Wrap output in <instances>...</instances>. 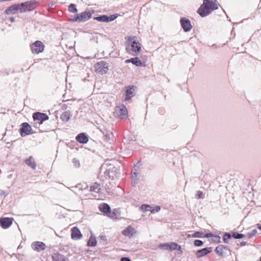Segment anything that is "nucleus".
<instances>
[{
    "label": "nucleus",
    "instance_id": "obj_21",
    "mask_svg": "<svg viewBox=\"0 0 261 261\" xmlns=\"http://www.w3.org/2000/svg\"><path fill=\"white\" fill-rule=\"evenodd\" d=\"M52 261H66V257L58 252L53 253L51 255Z\"/></svg>",
    "mask_w": 261,
    "mask_h": 261
},
{
    "label": "nucleus",
    "instance_id": "obj_32",
    "mask_svg": "<svg viewBox=\"0 0 261 261\" xmlns=\"http://www.w3.org/2000/svg\"><path fill=\"white\" fill-rule=\"evenodd\" d=\"M232 237L230 233L228 232H225L223 236V241L226 243H228V240L230 239Z\"/></svg>",
    "mask_w": 261,
    "mask_h": 261
},
{
    "label": "nucleus",
    "instance_id": "obj_13",
    "mask_svg": "<svg viewBox=\"0 0 261 261\" xmlns=\"http://www.w3.org/2000/svg\"><path fill=\"white\" fill-rule=\"evenodd\" d=\"M126 96L124 99L126 101L135 96V90L137 87L135 86H128L125 87Z\"/></svg>",
    "mask_w": 261,
    "mask_h": 261
},
{
    "label": "nucleus",
    "instance_id": "obj_1",
    "mask_svg": "<svg viewBox=\"0 0 261 261\" xmlns=\"http://www.w3.org/2000/svg\"><path fill=\"white\" fill-rule=\"evenodd\" d=\"M219 5V4L216 0H203V4L197 10V13L201 17H205L213 11L218 9Z\"/></svg>",
    "mask_w": 261,
    "mask_h": 261
},
{
    "label": "nucleus",
    "instance_id": "obj_35",
    "mask_svg": "<svg viewBox=\"0 0 261 261\" xmlns=\"http://www.w3.org/2000/svg\"><path fill=\"white\" fill-rule=\"evenodd\" d=\"M232 237L236 239H242L244 237V234L239 232H234L232 233Z\"/></svg>",
    "mask_w": 261,
    "mask_h": 261
},
{
    "label": "nucleus",
    "instance_id": "obj_3",
    "mask_svg": "<svg viewBox=\"0 0 261 261\" xmlns=\"http://www.w3.org/2000/svg\"><path fill=\"white\" fill-rule=\"evenodd\" d=\"M19 5L20 7V13L32 11L37 7V2L36 1L26 2L22 3Z\"/></svg>",
    "mask_w": 261,
    "mask_h": 261
},
{
    "label": "nucleus",
    "instance_id": "obj_10",
    "mask_svg": "<svg viewBox=\"0 0 261 261\" xmlns=\"http://www.w3.org/2000/svg\"><path fill=\"white\" fill-rule=\"evenodd\" d=\"M117 17V15L116 14H113L110 16L103 15L95 17L94 19L100 22H110L115 20Z\"/></svg>",
    "mask_w": 261,
    "mask_h": 261
},
{
    "label": "nucleus",
    "instance_id": "obj_34",
    "mask_svg": "<svg viewBox=\"0 0 261 261\" xmlns=\"http://www.w3.org/2000/svg\"><path fill=\"white\" fill-rule=\"evenodd\" d=\"M204 233L202 231H196L192 234V237L193 238H203Z\"/></svg>",
    "mask_w": 261,
    "mask_h": 261
},
{
    "label": "nucleus",
    "instance_id": "obj_6",
    "mask_svg": "<svg viewBox=\"0 0 261 261\" xmlns=\"http://www.w3.org/2000/svg\"><path fill=\"white\" fill-rule=\"evenodd\" d=\"M19 133L21 137H24L33 133L31 125L27 122H24L21 124L19 129Z\"/></svg>",
    "mask_w": 261,
    "mask_h": 261
},
{
    "label": "nucleus",
    "instance_id": "obj_48",
    "mask_svg": "<svg viewBox=\"0 0 261 261\" xmlns=\"http://www.w3.org/2000/svg\"><path fill=\"white\" fill-rule=\"evenodd\" d=\"M256 227H257L258 229H259L261 230V224H257L256 225Z\"/></svg>",
    "mask_w": 261,
    "mask_h": 261
},
{
    "label": "nucleus",
    "instance_id": "obj_11",
    "mask_svg": "<svg viewBox=\"0 0 261 261\" xmlns=\"http://www.w3.org/2000/svg\"><path fill=\"white\" fill-rule=\"evenodd\" d=\"M13 220L12 218H0V226L4 229H7L12 225Z\"/></svg>",
    "mask_w": 261,
    "mask_h": 261
},
{
    "label": "nucleus",
    "instance_id": "obj_37",
    "mask_svg": "<svg viewBox=\"0 0 261 261\" xmlns=\"http://www.w3.org/2000/svg\"><path fill=\"white\" fill-rule=\"evenodd\" d=\"M152 207L150 206L149 205L147 204H143L141 206V208L142 210L143 211H150Z\"/></svg>",
    "mask_w": 261,
    "mask_h": 261
},
{
    "label": "nucleus",
    "instance_id": "obj_30",
    "mask_svg": "<svg viewBox=\"0 0 261 261\" xmlns=\"http://www.w3.org/2000/svg\"><path fill=\"white\" fill-rule=\"evenodd\" d=\"M97 241L95 237H91L87 242V245L90 247H94L96 245Z\"/></svg>",
    "mask_w": 261,
    "mask_h": 261
},
{
    "label": "nucleus",
    "instance_id": "obj_19",
    "mask_svg": "<svg viewBox=\"0 0 261 261\" xmlns=\"http://www.w3.org/2000/svg\"><path fill=\"white\" fill-rule=\"evenodd\" d=\"M136 233V231L134 228L132 227L131 226H128L126 229L123 230L122 232V233L126 237H128L130 238L134 236V234Z\"/></svg>",
    "mask_w": 261,
    "mask_h": 261
},
{
    "label": "nucleus",
    "instance_id": "obj_47",
    "mask_svg": "<svg viewBox=\"0 0 261 261\" xmlns=\"http://www.w3.org/2000/svg\"><path fill=\"white\" fill-rule=\"evenodd\" d=\"M131 61H132V58H131V59H130L126 60L125 61V63H131Z\"/></svg>",
    "mask_w": 261,
    "mask_h": 261
},
{
    "label": "nucleus",
    "instance_id": "obj_26",
    "mask_svg": "<svg viewBox=\"0 0 261 261\" xmlns=\"http://www.w3.org/2000/svg\"><path fill=\"white\" fill-rule=\"evenodd\" d=\"M71 116V112L69 111H65L61 114L60 118L63 121L67 122Z\"/></svg>",
    "mask_w": 261,
    "mask_h": 261
},
{
    "label": "nucleus",
    "instance_id": "obj_39",
    "mask_svg": "<svg viewBox=\"0 0 261 261\" xmlns=\"http://www.w3.org/2000/svg\"><path fill=\"white\" fill-rule=\"evenodd\" d=\"M194 244L195 246L200 247L203 245V242L199 240H196Z\"/></svg>",
    "mask_w": 261,
    "mask_h": 261
},
{
    "label": "nucleus",
    "instance_id": "obj_44",
    "mask_svg": "<svg viewBox=\"0 0 261 261\" xmlns=\"http://www.w3.org/2000/svg\"><path fill=\"white\" fill-rule=\"evenodd\" d=\"M62 110H66L67 108V106L66 105L64 104L61 107Z\"/></svg>",
    "mask_w": 261,
    "mask_h": 261
},
{
    "label": "nucleus",
    "instance_id": "obj_14",
    "mask_svg": "<svg viewBox=\"0 0 261 261\" xmlns=\"http://www.w3.org/2000/svg\"><path fill=\"white\" fill-rule=\"evenodd\" d=\"M32 248L35 251L40 252L43 251L46 248L45 244L42 242L36 241L32 244Z\"/></svg>",
    "mask_w": 261,
    "mask_h": 261
},
{
    "label": "nucleus",
    "instance_id": "obj_43",
    "mask_svg": "<svg viewBox=\"0 0 261 261\" xmlns=\"http://www.w3.org/2000/svg\"><path fill=\"white\" fill-rule=\"evenodd\" d=\"M120 261H131V260L128 257H124L121 258Z\"/></svg>",
    "mask_w": 261,
    "mask_h": 261
},
{
    "label": "nucleus",
    "instance_id": "obj_12",
    "mask_svg": "<svg viewBox=\"0 0 261 261\" xmlns=\"http://www.w3.org/2000/svg\"><path fill=\"white\" fill-rule=\"evenodd\" d=\"M18 12H20V5L14 4L6 9L5 11V13L7 15L15 14Z\"/></svg>",
    "mask_w": 261,
    "mask_h": 261
},
{
    "label": "nucleus",
    "instance_id": "obj_9",
    "mask_svg": "<svg viewBox=\"0 0 261 261\" xmlns=\"http://www.w3.org/2000/svg\"><path fill=\"white\" fill-rule=\"evenodd\" d=\"M180 22L181 27L185 32H189L192 29V25L189 19L186 17H182L180 19Z\"/></svg>",
    "mask_w": 261,
    "mask_h": 261
},
{
    "label": "nucleus",
    "instance_id": "obj_50",
    "mask_svg": "<svg viewBox=\"0 0 261 261\" xmlns=\"http://www.w3.org/2000/svg\"><path fill=\"white\" fill-rule=\"evenodd\" d=\"M80 185H79V186H77V187H79H79H80Z\"/></svg>",
    "mask_w": 261,
    "mask_h": 261
},
{
    "label": "nucleus",
    "instance_id": "obj_40",
    "mask_svg": "<svg viewBox=\"0 0 261 261\" xmlns=\"http://www.w3.org/2000/svg\"><path fill=\"white\" fill-rule=\"evenodd\" d=\"M203 195H204V194H203V192H202L201 191H198L197 192L196 197L197 198H203Z\"/></svg>",
    "mask_w": 261,
    "mask_h": 261
},
{
    "label": "nucleus",
    "instance_id": "obj_4",
    "mask_svg": "<svg viewBox=\"0 0 261 261\" xmlns=\"http://www.w3.org/2000/svg\"><path fill=\"white\" fill-rule=\"evenodd\" d=\"M30 48L33 54H39L44 50L45 45L41 41H36L30 45Z\"/></svg>",
    "mask_w": 261,
    "mask_h": 261
},
{
    "label": "nucleus",
    "instance_id": "obj_29",
    "mask_svg": "<svg viewBox=\"0 0 261 261\" xmlns=\"http://www.w3.org/2000/svg\"><path fill=\"white\" fill-rule=\"evenodd\" d=\"M131 63L137 66H142V63L138 57L132 58Z\"/></svg>",
    "mask_w": 261,
    "mask_h": 261
},
{
    "label": "nucleus",
    "instance_id": "obj_2",
    "mask_svg": "<svg viewBox=\"0 0 261 261\" xmlns=\"http://www.w3.org/2000/svg\"><path fill=\"white\" fill-rule=\"evenodd\" d=\"M33 118L35 122L34 126L38 127V125H40L43 122L48 119V116L45 113L41 112H35L33 114Z\"/></svg>",
    "mask_w": 261,
    "mask_h": 261
},
{
    "label": "nucleus",
    "instance_id": "obj_41",
    "mask_svg": "<svg viewBox=\"0 0 261 261\" xmlns=\"http://www.w3.org/2000/svg\"><path fill=\"white\" fill-rule=\"evenodd\" d=\"M161 210V207L159 206H156L154 207L151 208L150 212L151 213H154L155 212H158Z\"/></svg>",
    "mask_w": 261,
    "mask_h": 261
},
{
    "label": "nucleus",
    "instance_id": "obj_42",
    "mask_svg": "<svg viewBox=\"0 0 261 261\" xmlns=\"http://www.w3.org/2000/svg\"><path fill=\"white\" fill-rule=\"evenodd\" d=\"M167 243H165V244H160L159 245V247L161 249H165L166 247V246H164V245H166Z\"/></svg>",
    "mask_w": 261,
    "mask_h": 261
},
{
    "label": "nucleus",
    "instance_id": "obj_27",
    "mask_svg": "<svg viewBox=\"0 0 261 261\" xmlns=\"http://www.w3.org/2000/svg\"><path fill=\"white\" fill-rule=\"evenodd\" d=\"M119 215V213L118 211L116 209H114L113 211H110V212L108 213L107 215L109 217L112 219H116Z\"/></svg>",
    "mask_w": 261,
    "mask_h": 261
},
{
    "label": "nucleus",
    "instance_id": "obj_15",
    "mask_svg": "<svg viewBox=\"0 0 261 261\" xmlns=\"http://www.w3.org/2000/svg\"><path fill=\"white\" fill-rule=\"evenodd\" d=\"M71 239L74 240H80L82 238V234L77 227H74L71 229Z\"/></svg>",
    "mask_w": 261,
    "mask_h": 261
},
{
    "label": "nucleus",
    "instance_id": "obj_45",
    "mask_svg": "<svg viewBox=\"0 0 261 261\" xmlns=\"http://www.w3.org/2000/svg\"><path fill=\"white\" fill-rule=\"evenodd\" d=\"M9 20H10L11 22H14L15 21V18L14 17H9Z\"/></svg>",
    "mask_w": 261,
    "mask_h": 261
},
{
    "label": "nucleus",
    "instance_id": "obj_36",
    "mask_svg": "<svg viewBox=\"0 0 261 261\" xmlns=\"http://www.w3.org/2000/svg\"><path fill=\"white\" fill-rule=\"evenodd\" d=\"M72 163L73 165V166L75 168H79L80 167V163L79 160L76 158H74L72 159Z\"/></svg>",
    "mask_w": 261,
    "mask_h": 261
},
{
    "label": "nucleus",
    "instance_id": "obj_49",
    "mask_svg": "<svg viewBox=\"0 0 261 261\" xmlns=\"http://www.w3.org/2000/svg\"><path fill=\"white\" fill-rule=\"evenodd\" d=\"M4 192L3 191H1V193H0L1 195H2Z\"/></svg>",
    "mask_w": 261,
    "mask_h": 261
},
{
    "label": "nucleus",
    "instance_id": "obj_46",
    "mask_svg": "<svg viewBox=\"0 0 261 261\" xmlns=\"http://www.w3.org/2000/svg\"><path fill=\"white\" fill-rule=\"evenodd\" d=\"M105 139H106V140H109V139H110L109 135H108V134L106 135L105 136Z\"/></svg>",
    "mask_w": 261,
    "mask_h": 261
},
{
    "label": "nucleus",
    "instance_id": "obj_17",
    "mask_svg": "<svg viewBox=\"0 0 261 261\" xmlns=\"http://www.w3.org/2000/svg\"><path fill=\"white\" fill-rule=\"evenodd\" d=\"M212 251L211 247L204 248L200 250H198L196 252V255L197 258L202 257Z\"/></svg>",
    "mask_w": 261,
    "mask_h": 261
},
{
    "label": "nucleus",
    "instance_id": "obj_20",
    "mask_svg": "<svg viewBox=\"0 0 261 261\" xmlns=\"http://www.w3.org/2000/svg\"><path fill=\"white\" fill-rule=\"evenodd\" d=\"M228 250V249L227 247L220 245L216 248L215 252L218 255L222 256L226 253Z\"/></svg>",
    "mask_w": 261,
    "mask_h": 261
},
{
    "label": "nucleus",
    "instance_id": "obj_18",
    "mask_svg": "<svg viewBox=\"0 0 261 261\" xmlns=\"http://www.w3.org/2000/svg\"><path fill=\"white\" fill-rule=\"evenodd\" d=\"M77 142L82 144H86L88 142L89 139L88 136L83 133L79 134L75 137Z\"/></svg>",
    "mask_w": 261,
    "mask_h": 261
},
{
    "label": "nucleus",
    "instance_id": "obj_38",
    "mask_svg": "<svg viewBox=\"0 0 261 261\" xmlns=\"http://www.w3.org/2000/svg\"><path fill=\"white\" fill-rule=\"evenodd\" d=\"M211 237H214L216 238V240H218L219 241H220V238L217 235H214L212 233H208L203 234V237L210 238Z\"/></svg>",
    "mask_w": 261,
    "mask_h": 261
},
{
    "label": "nucleus",
    "instance_id": "obj_22",
    "mask_svg": "<svg viewBox=\"0 0 261 261\" xmlns=\"http://www.w3.org/2000/svg\"><path fill=\"white\" fill-rule=\"evenodd\" d=\"M98 208L101 212L107 215H108V213L110 212L111 210L110 206L106 203H103L99 204L98 206Z\"/></svg>",
    "mask_w": 261,
    "mask_h": 261
},
{
    "label": "nucleus",
    "instance_id": "obj_25",
    "mask_svg": "<svg viewBox=\"0 0 261 261\" xmlns=\"http://www.w3.org/2000/svg\"><path fill=\"white\" fill-rule=\"evenodd\" d=\"M25 163L28 166H30L33 169H35L36 167V163L32 156H30L29 158L26 159Z\"/></svg>",
    "mask_w": 261,
    "mask_h": 261
},
{
    "label": "nucleus",
    "instance_id": "obj_8",
    "mask_svg": "<svg viewBox=\"0 0 261 261\" xmlns=\"http://www.w3.org/2000/svg\"><path fill=\"white\" fill-rule=\"evenodd\" d=\"M115 112L117 116L121 119H126L128 116L126 107L124 105L116 107Z\"/></svg>",
    "mask_w": 261,
    "mask_h": 261
},
{
    "label": "nucleus",
    "instance_id": "obj_31",
    "mask_svg": "<svg viewBox=\"0 0 261 261\" xmlns=\"http://www.w3.org/2000/svg\"><path fill=\"white\" fill-rule=\"evenodd\" d=\"M257 233V231L256 229H254L251 231L247 232L246 234V236L248 239H251L253 236H255Z\"/></svg>",
    "mask_w": 261,
    "mask_h": 261
},
{
    "label": "nucleus",
    "instance_id": "obj_28",
    "mask_svg": "<svg viewBox=\"0 0 261 261\" xmlns=\"http://www.w3.org/2000/svg\"><path fill=\"white\" fill-rule=\"evenodd\" d=\"M100 190V186L99 184H97V182L94 183L91 187H90V191L91 192H94L95 193H98Z\"/></svg>",
    "mask_w": 261,
    "mask_h": 261
},
{
    "label": "nucleus",
    "instance_id": "obj_16",
    "mask_svg": "<svg viewBox=\"0 0 261 261\" xmlns=\"http://www.w3.org/2000/svg\"><path fill=\"white\" fill-rule=\"evenodd\" d=\"M141 44L138 42L134 40L132 42L131 44V51L129 54L134 55V53H139L141 49Z\"/></svg>",
    "mask_w": 261,
    "mask_h": 261
},
{
    "label": "nucleus",
    "instance_id": "obj_7",
    "mask_svg": "<svg viewBox=\"0 0 261 261\" xmlns=\"http://www.w3.org/2000/svg\"><path fill=\"white\" fill-rule=\"evenodd\" d=\"M95 68L96 71L101 74L106 73L109 69L108 63L104 61L97 62L95 65Z\"/></svg>",
    "mask_w": 261,
    "mask_h": 261
},
{
    "label": "nucleus",
    "instance_id": "obj_24",
    "mask_svg": "<svg viewBox=\"0 0 261 261\" xmlns=\"http://www.w3.org/2000/svg\"><path fill=\"white\" fill-rule=\"evenodd\" d=\"M136 171V169H134V170L131 173L132 184L134 187L137 184L138 180V173Z\"/></svg>",
    "mask_w": 261,
    "mask_h": 261
},
{
    "label": "nucleus",
    "instance_id": "obj_23",
    "mask_svg": "<svg viewBox=\"0 0 261 261\" xmlns=\"http://www.w3.org/2000/svg\"><path fill=\"white\" fill-rule=\"evenodd\" d=\"M164 246H166L165 249L170 250H179L180 246L176 243H167Z\"/></svg>",
    "mask_w": 261,
    "mask_h": 261
},
{
    "label": "nucleus",
    "instance_id": "obj_5",
    "mask_svg": "<svg viewBox=\"0 0 261 261\" xmlns=\"http://www.w3.org/2000/svg\"><path fill=\"white\" fill-rule=\"evenodd\" d=\"M92 16L90 12H84L79 14H76L72 19L73 21L83 22L88 20Z\"/></svg>",
    "mask_w": 261,
    "mask_h": 261
},
{
    "label": "nucleus",
    "instance_id": "obj_33",
    "mask_svg": "<svg viewBox=\"0 0 261 261\" xmlns=\"http://www.w3.org/2000/svg\"><path fill=\"white\" fill-rule=\"evenodd\" d=\"M68 10L71 13H76L77 12V10L76 8V5L73 4H71L69 5L68 7Z\"/></svg>",
    "mask_w": 261,
    "mask_h": 261
}]
</instances>
